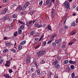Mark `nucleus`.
I'll return each mask as SVG.
<instances>
[{
    "instance_id": "1",
    "label": "nucleus",
    "mask_w": 78,
    "mask_h": 78,
    "mask_svg": "<svg viewBox=\"0 0 78 78\" xmlns=\"http://www.w3.org/2000/svg\"><path fill=\"white\" fill-rule=\"evenodd\" d=\"M64 6L66 8H67L68 9H70V3L68 2L65 1L63 4Z\"/></svg>"
},
{
    "instance_id": "2",
    "label": "nucleus",
    "mask_w": 78,
    "mask_h": 78,
    "mask_svg": "<svg viewBox=\"0 0 78 78\" xmlns=\"http://www.w3.org/2000/svg\"><path fill=\"white\" fill-rule=\"evenodd\" d=\"M44 53H45V51L43 50L37 52V54L39 56H42L44 55Z\"/></svg>"
},
{
    "instance_id": "3",
    "label": "nucleus",
    "mask_w": 78,
    "mask_h": 78,
    "mask_svg": "<svg viewBox=\"0 0 78 78\" xmlns=\"http://www.w3.org/2000/svg\"><path fill=\"white\" fill-rule=\"evenodd\" d=\"M55 9H52V11L51 12V18L52 20H54V17H55Z\"/></svg>"
},
{
    "instance_id": "4",
    "label": "nucleus",
    "mask_w": 78,
    "mask_h": 78,
    "mask_svg": "<svg viewBox=\"0 0 78 78\" xmlns=\"http://www.w3.org/2000/svg\"><path fill=\"white\" fill-rule=\"evenodd\" d=\"M29 5H30V2H26L23 7V11L25 10V9H26Z\"/></svg>"
},
{
    "instance_id": "5",
    "label": "nucleus",
    "mask_w": 78,
    "mask_h": 78,
    "mask_svg": "<svg viewBox=\"0 0 78 78\" xmlns=\"http://www.w3.org/2000/svg\"><path fill=\"white\" fill-rule=\"evenodd\" d=\"M26 24L27 25V27L29 28H30L31 27V25H32V21H30L29 22H26Z\"/></svg>"
},
{
    "instance_id": "6",
    "label": "nucleus",
    "mask_w": 78,
    "mask_h": 78,
    "mask_svg": "<svg viewBox=\"0 0 78 78\" xmlns=\"http://www.w3.org/2000/svg\"><path fill=\"white\" fill-rule=\"evenodd\" d=\"M8 7H6L5 9L2 10V14H5V13H6L7 12H8Z\"/></svg>"
},
{
    "instance_id": "7",
    "label": "nucleus",
    "mask_w": 78,
    "mask_h": 78,
    "mask_svg": "<svg viewBox=\"0 0 78 78\" xmlns=\"http://www.w3.org/2000/svg\"><path fill=\"white\" fill-rule=\"evenodd\" d=\"M10 16L9 14L6 15L3 18V20H7L8 19H9Z\"/></svg>"
},
{
    "instance_id": "8",
    "label": "nucleus",
    "mask_w": 78,
    "mask_h": 78,
    "mask_svg": "<svg viewBox=\"0 0 78 78\" xmlns=\"http://www.w3.org/2000/svg\"><path fill=\"white\" fill-rule=\"evenodd\" d=\"M59 64V62L57 60H55V61L52 62V66H56V65H57V64Z\"/></svg>"
},
{
    "instance_id": "9",
    "label": "nucleus",
    "mask_w": 78,
    "mask_h": 78,
    "mask_svg": "<svg viewBox=\"0 0 78 78\" xmlns=\"http://www.w3.org/2000/svg\"><path fill=\"white\" fill-rule=\"evenodd\" d=\"M69 63L70 64H76V61H72V60H70L69 61Z\"/></svg>"
},
{
    "instance_id": "10",
    "label": "nucleus",
    "mask_w": 78,
    "mask_h": 78,
    "mask_svg": "<svg viewBox=\"0 0 78 78\" xmlns=\"http://www.w3.org/2000/svg\"><path fill=\"white\" fill-rule=\"evenodd\" d=\"M33 62L34 65H35L36 66V68L37 69L38 68V66H37V62H36V60L34 59Z\"/></svg>"
},
{
    "instance_id": "11",
    "label": "nucleus",
    "mask_w": 78,
    "mask_h": 78,
    "mask_svg": "<svg viewBox=\"0 0 78 78\" xmlns=\"http://www.w3.org/2000/svg\"><path fill=\"white\" fill-rule=\"evenodd\" d=\"M61 41H62V39L61 38L59 39L56 40H55V42L56 44H59V42H61Z\"/></svg>"
},
{
    "instance_id": "12",
    "label": "nucleus",
    "mask_w": 78,
    "mask_h": 78,
    "mask_svg": "<svg viewBox=\"0 0 78 78\" xmlns=\"http://www.w3.org/2000/svg\"><path fill=\"white\" fill-rule=\"evenodd\" d=\"M10 64H11V62L7 61L6 64H5V66L7 67H9L10 66Z\"/></svg>"
},
{
    "instance_id": "13",
    "label": "nucleus",
    "mask_w": 78,
    "mask_h": 78,
    "mask_svg": "<svg viewBox=\"0 0 78 78\" xmlns=\"http://www.w3.org/2000/svg\"><path fill=\"white\" fill-rule=\"evenodd\" d=\"M20 9V11H21L22 9V7L21 5H19L17 7V8L16 9V10H18V9Z\"/></svg>"
},
{
    "instance_id": "14",
    "label": "nucleus",
    "mask_w": 78,
    "mask_h": 78,
    "mask_svg": "<svg viewBox=\"0 0 78 78\" xmlns=\"http://www.w3.org/2000/svg\"><path fill=\"white\" fill-rule=\"evenodd\" d=\"M36 72L33 73L32 74L31 78H34L35 77H36Z\"/></svg>"
},
{
    "instance_id": "15",
    "label": "nucleus",
    "mask_w": 78,
    "mask_h": 78,
    "mask_svg": "<svg viewBox=\"0 0 78 78\" xmlns=\"http://www.w3.org/2000/svg\"><path fill=\"white\" fill-rule=\"evenodd\" d=\"M35 30H33L30 32V35H31V36H33V35H34V34H35Z\"/></svg>"
},
{
    "instance_id": "16",
    "label": "nucleus",
    "mask_w": 78,
    "mask_h": 78,
    "mask_svg": "<svg viewBox=\"0 0 78 78\" xmlns=\"http://www.w3.org/2000/svg\"><path fill=\"white\" fill-rule=\"evenodd\" d=\"M66 47V43H65V42H63L62 43V48H64Z\"/></svg>"
},
{
    "instance_id": "17",
    "label": "nucleus",
    "mask_w": 78,
    "mask_h": 78,
    "mask_svg": "<svg viewBox=\"0 0 78 78\" xmlns=\"http://www.w3.org/2000/svg\"><path fill=\"white\" fill-rule=\"evenodd\" d=\"M55 67H56L57 69H59L60 68V65L57 64L55 66Z\"/></svg>"
},
{
    "instance_id": "18",
    "label": "nucleus",
    "mask_w": 78,
    "mask_h": 78,
    "mask_svg": "<svg viewBox=\"0 0 78 78\" xmlns=\"http://www.w3.org/2000/svg\"><path fill=\"white\" fill-rule=\"evenodd\" d=\"M41 71H40V70L39 69H38L37 70V75H41Z\"/></svg>"
},
{
    "instance_id": "19",
    "label": "nucleus",
    "mask_w": 78,
    "mask_h": 78,
    "mask_svg": "<svg viewBox=\"0 0 78 78\" xmlns=\"http://www.w3.org/2000/svg\"><path fill=\"white\" fill-rule=\"evenodd\" d=\"M41 43H40L39 44L37 45L35 48V49H37V48H39V47H41Z\"/></svg>"
},
{
    "instance_id": "20",
    "label": "nucleus",
    "mask_w": 78,
    "mask_h": 78,
    "mask_svg": "<svg viewBox=\"0 0 78 78\" xmlns=\"http://www.w3.org/2000/svg\"><path fill=\"white\" fill-rule=\"evenodd\" d=\"M26 60H31V57L29 55L27 56L26 58Z\"/></svg>"
},
{
    "instance_id": "21",
    "label": "nucleus",
    "mask_w": 78,
    "mask_h": 78,
    "mask_svg": "<svg viewBox=\"0 0 78 78\" xmlns=\"http://www.w3.org/2000/svg\"><path fill=\"white\" fill-rule=\"evenodd\" d=\"M17 34H18V32L17 31H16L14 33L13 36L15 37H16L17 36Z\"/></svg>"
},
{
    "instance_id": "22",
    "label": "nucleus",
    "mask_w": 78,
    "mask_h": 78,
    "mask_svg": "<svg viewBox=\"0 0 78 78\" xmlns=\"http://www.w3.org/2000/svg\"><path fill=\"white\" fill-rule=\"evenodd\" d=\"M10 50L11 51L13 52V53H16V49H14L13 48H11L10 49Z\"/></svg>"
},
{
    "instance_id": "23",
    "label": "nucleus",
    "mask_w": 78,
    "mask_h": 78,
    "mask_svg": "<svg viewBox=\"0 0 78 78\" xmlns=\"http://www.w3.org/2000/svg\"><path fill=\"white\" fill-rule=\"evenodd\" d=\"M71 71V70H70V68L69 67H68L66 68V72H70Z\"/></svg>"
},
{
    "instance_id": "24",
    "label": "nucleus",
    "mask_w": 78,
    "mask_h": 78,
    "mask_svg": "<svg viewBox=\"0 0 78 78\" xmlns=\"http://www.w3.org/2000/svg\"><path fill=\"white\" fill-rule=\"evenodd\" d=\"M69 62V60H66L63 62V64H67Z\"/></svg>"
},
{
    "instance_id": "25",
    "label": "nucleus",
    "mask_w": 78,
    "mask_h": 78,
    "mask_svg": "<svg viewBox=\"0 0 78 78\" xmlns=\"http://www.w3.org/2000/svg\"><path fill=\"white\" fill-rule=\"evenodd\" d=\"M75 33H76V32L75 31H72L71 33V36H73V35L75 34Z\"/></svg>"
},
{
    "instance_id": "26",
    "label": "nucleus",
    "mask_w": 78,
    "mask_h": 78,
    "mask_svg": "<svg viewBox=\"0 0 78 78\" xmlns=\"http://www.w3.org/2000/svg\"><path fill=\"white\" fill-rule=\"evenodd\" d=\"M22 45H19L18 47V49L19 50H22Z\"/></svg>"
},
{
    "instance_id": "27",
    "label": "nucleus",
    "mask_w": 78,
    "mask_h": 78,
    "mask_svg": "<svg viewBox=\"0 0 78 78\" xmlns=\"http://www.w3.org/2000/svg\"><path fill=\"white\" fill-rule=\"evenodd\" d=\"M31 60H26V64H29L30 63Z\"/></svg>"
},
{
    "instance_id": "28",
    "label": "nucleus",
    "mask_w": 78,
    "mask_h": 78,
    "mask_svg": "<svg viewBox=\"0 0 78 78\" xmlns=\"http://www.w3.org/2000/svg\"><path fill=\"white\" fill-rule=\"evenodd\" d=\"M70 67L72 70H74V69H75V66L74 65H71L70 66Z\"/></svg>"
},
{
    "instance_id": "29",
    "label": "nucleus",
    "mask_w": 78,
    "mask_h": 78,
    "mask_svg": "<svg viewBox=\"0 0 78 78\" xmlns=\"http://www.w3.org/2000/svg\"><path fill=\"white\" fill-rule=\"evenodd\" d=\"M30 70L31 72H34V66H31L30 68Z\"/></svg>"
},
{
    "instance_id": "30",
    "label": "nucleus",
    "mask_w": 78,
    "mask_h": 78,
    "mask_svg": "<svg viewBox=\"0 0 78 78\" xmlns=\"http://www.w3.org/2000/svg\"><path fill=\"white\" fill-rule=\"evenodd\" d=\"M42 44H43L44 46H45L46 45H47V42L46 41H44L42 42Z\"/></svg>"
},
{
    "instance_id": "31",
    "label": "nucleus",
    "mask_w": 78,
    "mask_h": 78,
    "mask_svg": "<svg viewBox=\"0 0 78 78\" xmlns=\"http://www.w3.org/2000/svg\"><path fill=\"white\" fill-rule=\"evenodd\" d=\"M9 74H4V76L6 78H7L9 76Z\"/></svg>"
},
{
    "instance_id": "32",
    "label": "nucleus",
    "mask_w": 78,
    "mask_h": 78,
    "mask_svg": "<svg viewBox=\"0 0 78 78\" xmlns=\"http://www.w3.org/2000/svg\"><path fill=\"white\" fill-rule=\"evenodd\" d=\"M71 26H72V27H75L76 26V24L75 23V22H73L72 23Z\"/></svg>"
},
{
    "instance_id": "33",
    "label": "nucleus",
    "mask_w": 78,
    "mask_h": 78,
    "mask_svg": "<svg viewBox=\"0 0 78 78\" xmlns=\"http://www.w3.org/2000/svg\"><path fill=\"white\" fill-rule=\"evenodd\" d=\"M24 28H25V26L23 25H22L19 28L21 30H23Z\"/></svg>"
},
{
    "instance_id": "34",
    "label": "nucleus",
    "mask_w": 78,
    "mask_h": 78,
    "mask_svg": "<svg viewBox=\"0 0 78 78\" xmlns=\"http://www.w3.org/2000/svg\"><path fill=\"white\" fill-rule=\"evenodd\" d=\"M30 71H26V75H30Z\"/></svg>"
},
{
    "instance_id": "35",
    "label": "nucleus",
    "mask_w": 78,
    "mask_h": 78,
    "mask_svg": "<svg viewBox=\"0 0 78 78\" xmlns=\"http://www.w3.org/2000/svg\"><path fill=\"white\" fill-rule=\"evenodd\" d=\"M5 45L6 46H7V47H10L11 45V44L10 43H6L5 44Z\"/></svg>"
},
{
    "instance_id": "36",
    "label": "nucleus",
    "mask_w": 78,
    "mask_h": 78,
    "mask_svg": "<svg viewBox=\"0 0 78 78\" xmlns=\"http://www.w3.org/2000/svg\"><path fill=\"white\" fill-rule=\"evenodd\" d=\"M22 30L20 29V28H19L18 30V34H22Z\"/></svg>"
},
{
    "instance_id": "37",
    "label": "nucleus",
    "mask_w": 78,
    "mask_h": 78,
    "mask_svg": "<svg viewBox=\"0 0 78 78\" xmlns=\"http://www.w3.org/2000/svg\"><path fill=\"white\" fill-rule=\"evenodd\" d=\"M26 44V41H22L21 42L22 45H24Z\"/></svg>"
},
{
    "instance_id": "38",
    "label": "nucleus",
    "mask_w": 78,
    "mask_h": 78,
    "mask_svg": "<svg viewBox=\"0 0 78 78\" xmlns=\"http://www.w3.org/2000/svg\"><path fill=\"white\" fill-rule=\"evenodd\" d=\"M75 73H73L71 74V76L72 78H75Z\"/></svg>"
},
{
    "instance_id": "39",
    "label": "nucleus",
    "mask_w": 78,
    "mask_h": 78,
    "mask_svg": "<svg viewBox=\"0 0 78 78\" xmlns=\"http://www.w3.org/2000/svg\"><path fill=\"white\" fill-rule=\"evenodd\" d=\"M12 17L14 19H16V18H17V15L14 14L12 15Z\"/></svg>"
},
{
    "instance_id": "40",
    "label": "nucleus",
    "mask_w": 78,
    "mask_h": 78,
    "mask_svg": "<svg viewBox=\"0 0 78 78\" xmlns=\"http://www.w3.org/2000/svg\"><path fill=\"white\" fill-rule=\"evenodd\" d=\"M42 3H43V1L42 0L39 3V5L40 6H42Z\"/></svg>"
},
{
    "instance_id": "41",
    "label": "nucleus",
    "mask_w": 78,
    "mask_h": 78,
    "mask_svg": "<svg viewBox=\"0 0 78 78\" xmlns=\"http://www.w3.org/2000/svg\"><path fill=\"white\" fill-rule=\"evenodd\" d=\"M52 5V2H50L49 4L48 5V8H50L51 7V6Z\"/></svg>"
},
{
    "instance_id": "42",
    "label": "nucleus",
    "mask_w": 78,
    "mask_h": 78,
    "mask_svg": "<svg viewBox=\"0 0 78 78\" xmlns=\"http://www.w3.org/2000/svg\"><path fill=\"white\" fill-rule=\"evenodd\" d=\"M48 29L51 31H52V30H51V26L50 25H48Z\"/></svg>"
},
{
    "instance_id": "43",
    "label": "nucleus",
    "mask_w": 78,
    "mask_h": 78,
    "mask_svg": "<svg viewBox=\"0 0 78 78\" xmlns=\"http://www.w3.org/2000/svg\"><path fill=\"white\" fill-rule=\"evenodd\" d=\"M9 50L8 49H4L3 51V52L4 53H6V52H7V51H8Z\"/></svg>"
},
{
    "instance_id": "44",
    "label": "nucleus",
    "mask_w": 78,
    "mask_h": 78,
    "mask_svg": "<svg viewBox=\"0 0 78 78\" xmlns=\"http://www.w3.org/2000/svg\"><path fill=\"white\" fill-rule=\"evenodd\" d=\"M50 0H46V5H48V3H49L50 2Z\"/></svg>"
},
{
    "instance_id": "45",
    "label": "nucleus",
    "mask_w": 78,
    "mask_h": 78,
    "mask_svg": "<svg viewBox=\"0 0 78 78\" xmlns=\"http://www.w3.org/2000/svg\"><path fill=\"white\" fill-rule=\"evenodd\" d=\"M58 4H59V2H58V1H56L55 2V5H56V6H58Z\"/></svg>"
},
{
    "instance_id": "46",
    "label": "nucleus",
    "mask_w": 78,
    "mask_h": 78,
    "mask_svg": "<svg viewBox=\"0 0 78 78\" xmlns=\"http://www.w3.org/2000/svg\"><path fill=\"white\" fill-rule=\"evenodd\" d=\"M52 45L53 47H56V44L55 43H53L52 44Z\"/></svg>"
},
{
    "instance_id": "47",
    "label": "nucleus",
    "mask_w": 78,
    "mask_h": 78,
    "mask_svg": "<svg viewBox=\"0 0 78 78\" xmlns=\"http://www.w3.org/2000/svg\"><path fill=\"white\" fill-rule=\"evenodd\" d=\"M76 3H75L73 5V8L74 9V8H76Z\"/></svg>"
},
{
    "instance_id": "48",
    "label": "nucleus",
    "mask_w": 78,
    "mask_h": 78,
    "mask_svg": "<svg viewBox=\"0 0 78 78\" xmlns=\"http://www.w3.org/2000/svg\"><path fill=\"white\" fill-rule=\"evenodd\" d=\"M61 58H62V57L60 56H58L57 57V59H58V60H59V61H60V60L61 59Z\"/></svg>"
},
{
    "instance_id": "49",
    "label": "nucleus",
    "mask_w": 78,
    "mask_h": 78,
    "mask_svg": "<svg viewBox=\"0 0 78 78\" xmlns=\"http://www.w3.org/2000/svg\"><path fill=\"white\" fill-rule=\"evenodd\" d=\"M76 39H73V40H72L71 41V42H73V43H74L75 42H76Z\"/></svg>"
},
{
    "instance_id": "50",
    "label": "nucleus",
    "mask_w": 78,
    "mask_h": 78,
    "mask_svg": "<svg viewBox=\"0 0 78 78\" xmlns=\"http://www.w3.org/2000/svg\"><path fill=\"white\" fill-rule=\"evenodd\" d=\"M45 63V61L44 60H42L40 62L41 64H44Z\"/></svg>"
},
{
    "instance_id": "51",
    "label": "nucleus",
    "mask_w": 78,
    "mask_h": 78,
    "mask_svg": "<svg viewBox=\"0 0 78 78\" xmlns=\"http://www.w3.org/2000/svg\"><path fill=\"white\" fill-rule=\"evenodd\" d=\"M36 42H39V38H35V39Z\"/></svg>"
},
{
    "instance_id": "52",
    "label": "nucleus",
    "mask_w": 78,
    "mask_h": 78,
    "mask_svg": "<svg viewBox=\"0 0 78 78\" xmlns=\"http://www.w3.org/2000/svg\"><path fill=\"white\" fill-rule=\"evenodd\" d=\"M52 2V3H55V0H50V2Z\"/></svg>"
},
{
    "instance_id": "53",
    "label": "nucleus",
    "mask_w": 78,
    "mask_h": 78,
    "mask_svg": "<svg viewBox=\"0 0 78 78\" xmlns=\"http://www.w3.org/2000/svg\"><path fill=\"white\" fill-rule=\"evenodd\" d=\"M52 42V40H49L47 42V44H50L51 42Z\"/></svg>"
},
{
    "instance_id": "54",
    "label": "nucleus",
    "mask_w": 78,
    "mask_h": 78,
    "mask_svg": "<svg viewBox=\"0 0 78 78\" xmlns=\"http://www.w3.org/2000/svg\"><path fill=\"white\" fill-rule=\"evenodd\" d=\"M9 73H11L12 72H13V71H12V70L11 69H9Z\"/></svg>"
},
{
    "instance_id": "55",
    "label": "nucleus",
    "mask_w": 78,
    "mask_h": 78,
    "mask_svg": "<svg viewBox=\"0 0 78 78\" xmlns=\"http://www.w3.org/2000/svg\"><path fill=\"white\" fill-rule=\"evenodd\" d=\"M63 31V29H61L60 30H59V32L60 33H62V31Z\"/></svg>"
},
{
    "instance_id": "56",
    "label": "nucleus",
    "mask_w": 78,
    "mask_h": 78,
    "mask_svg": "<svg viewBox=\"0 0 78 78\" xmlns=\"http://www.w3.org/2000/svg\"><path fill=\"white\" fill-rule=\"evenodd\" d=\"M73 44V42H71L68 43L69 45H72Z\"/></svg>"
},
{
    "instance_id": "57",
    "label": "nucleus",
    "mask_w": 78,
    "mask_h": 78,
    "mask_svg": "<svg viewBox=\"0 0 78 78\" xmlns=\"http://www.w3.org/2000/svg\"><path fill=\"white\" fill-rule=\"evenodd\" d=\"M50 39H51V40L53 41V39H54V37H53V36H52L51 37Z\"/></svg>"
},
{
    "instance_id": "58",
    "label": "nucleus",
    "mask_w": 78,
    "mask_h": 78,
    "mask_svg": "<svg viewBox=\"0 0 78 78\" xmlns=\"http://www.w3.org/2000/svg\"><path fill=\"white\" fill-rule=\"evenodd\" d=\"M36 22V20H34L33 21H32V23L33 24H34V22Z\"/></svg>"
},
{
    "instance_id": "59",
    "label": "nucleus",
    "mask_w": 78,
    "mask_h": 78,
    "mask_svg": "<svg viewBox=\"0 0 78 78\" xmlns=\"http://www.w3.org/2000/svg\"><path fill=\"white\" fill-rule=\"evenodd\" d=\"M53 73H50V74L49 75V76L50 77V78H51V76L53 75Z\"/></svg>"
},
{
    "instance_id": "60",
    "label": "nucleus",
    "mask_w": 78,
    "mask_h": 78,
    "mask_svg": "<svg viewBox=\"0 0 78 78\" xmlns=\"http://www.w3.org/2000/svg\"><path fill=\"white\" fill-rule=\"evenodd\" d=\"M42 27V25L40 24L39 25V24L38 26V28H41V27Z\"/></svg>"
},
{
    "instance_id": "61",
    "label": "nucleus",
    "mask_w": 78,
    "mask_h": 78,
    "mask_svg": "<svg viewBox=\"0 0 78 78\" xmlns=\"http://www.w3.org/2000/svg\"><path fill=\"white\" fill-rule=\"evenodd\" d=\"M8 1V0H3V3H6V2H7Z\"/></svg>"
},
{
    "instance_id": "62",
    "label": "nucleus",
    "mask_w": 78,
    "mask_h": 78,
    "mask_svg": "<svg viewBox=\"0 0 78 78\" xmlns=\"http://www.w3.org/2000/svg\"><path fill=\"white\" fill-rule=\"evenodd\" d=\"M2 62H3V60H1L0 61V64H1Z\"/></svg>"
},
{
    "instance_id": "63",
    "label": "nucleus",
    "mask_w": 78,
    "mask_h": 78,
    "mask_svg": "<svg viewBox=\"0 0 78 78\" xmlns=\"http://www.w3.org/2000/svg\"><path fill=\"white\" fill-rule=\"evenodd\" d=\"M64 28H65V29H67V28H68V27L66 25H65Z\"/></svg>"
},
{
    "instance_id": "64",
    "label": "nucleus",
    "mask_w": 78,
    "mask_h": 78,
    "mask_svg": "<svg viewBox=\"0 0 78 78\" xmlns=\"http://www.w3.org/2000/svg\"><path fill=\"white\" fill-rule=\"evenodd\" d=\"M46 26V24L44 23L43 25L42 26V27H45V26Z\"/></svg>"
}]
</instances>
